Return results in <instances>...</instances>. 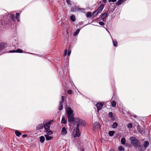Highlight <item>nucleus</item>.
Segmentation results:
<instances>
[{
    "label": "nucleus",
    "instance_id": "obj_48",
    "mask_svg": "<svg viewBox=\"0 0 151 151\" xmlns=\"http://www.w3.org/2000/svg\"><path fill=\"white\" fill-rule=\"evenodd\" d=\"M70 51H69L68 53V56L70 55Z\"/></svg>",
    "mask_w": 151,
    "mask_h": 151
},
{
    "label": "nucleus",
    "instance_id": "obj_50",
    "mask_svg": "<svg viewBox=\"0 0 151 151\" xmlns=\"http://www.w3.org/2000/svg\"><path fill=\"white\" fill-rule=\"evenodd\" d=\"M109 151H114L113 149H111Z\"/></svg>",
    "mask_w": 151,
    "mask_h": 151
},
{
    "label": "nucleus",
    "instance_id": "obj_35",
    "mask_svg": "<svg viewBox=\"0 0 151 151\" xmlns=\"http://www.w3.org/2000/svg\"><path fill=\"white\" fill-rule=\"evenodd\" d=\"M109 117H110L112 119L113 117V113L112 112H109L108 114Z\"/></svg>",
    "mask_w": 151,
    "mask_h": 151
},
{
    "label": "nucleus",
    "instance_id": "obj_41",
    "mask_svg": "<svg viewBox=\"0 0 151 151\" xmlns=\"http://www.w3.org/2000/svg\"><path fill=\"white\" fill-rule=\"evenodd\" d=\"M72 91L70 90H69L68 91V93L69 94H71L72 93Z\"/></svg>",
    "mask_w": 151,
    "mask_h": 151
},
{
    "label": "nucleus",
    "instance_id": "obj_49",
    "mask_svg": "<svg viewBox=\"0 0 151 151\" xmlns=\"http://www.w3.org/2000/svg\"><path fill=\"white\" fill-rule=\"evenodd\" d=\"M133 117L134 118H137V116L135 115H134Z\"/></svg>",
    "mask_w": 151,
    "mask_h": 151
},
{
    "label": "nucleus",
    "instance_id": "obj_26",
    "mask_svg": "<svg viewBox=\"0 0 151 151\" xmlns=\"http://www.w3.org/2000/svg\"><path fill=\"white\" fill-rule=\"evenodd\" d=\"M92 13L90 12H87L86 14V17L88 18L91 17L92 16Z\"/></svg>",
    "mask_w": 151,
    "mask_h": 151
},
{
    "label": "nucleus",
    "instance_id": "obj_52",
    "mask_svg": "<svg viewBox=\"0 0 151 151\" xmlns=\"http://www.w3.org/2000/svg\"><path fill=\"white\" fill-rule=\"evenodd\" d=\"M82 151H84V149H83L82 150Z\"/></svg>",
    "mask_w": 151,
    "mask_h": 151
},
{
    "label": "nucleus",
    "instance_id": "obj_22",
    "mask_svg": "<svg viewBox=\"0 0 151 151\" xmlns=\"http://www.w3.org/2000/svg\"><path fill=\"white\" fill-rule=\"evenodd\" d=\"M13 52H19V53H22L23 52V51L22 50H21V49H18V50H13Z\"/></svg>",
    "mask_w": 151,
    "mask_h": 151
},
{
    "label": "nucleus",
    "instance_id": "obj_43",
    "mask_svg": "<svg viewBox=\"0 0 151 151\" xmlns=\"http://www.w3.org/2000/svg\"><path fill=\"white\" fill-rule=\"evenodd\" d=\"M101 20L103 22H106V19L105 18H101Z\"/></svg>",
    "mask_w": 151,
    "mask_h": 151
},
{
    "label": "nucleus",
    "instance_id": "obj_14",
    "mask_svg": "<svg viewBox=\"0 0 151 151\" xmlns=\"http://www.w3.org/2000/svg\"><path fill=\"white\" fill-rule=\"evenodd\" d=\"M61 131L62 134L63 135H66L67 133V130L64 127L62 128Z\"/></svg>",
    "mask_w": 151,
    "mask_h": 151
},
{
    "label": "nucleus",
    "instance_id": "obj_38",
    "mask_svg": "<svg viewBox=\"0 0 151 151\" xmlns=\"http://www.w3.org/2000/svg\"><path fill=\"white\" fill-rule=\"evenodd\" d=\"M99 23L101 26H103L104 24V23L101 21L99 22Z\"/></svg>",
    "mask_w": 151,
    "mask_h": 151
},
{
    "label": "nucleus",
    "instance_id": "obj_33",
    "mask_svg": "<svg viewBox=\"0 0 151 151\" xmlns=\"http://www.w3.org/2000/svg\"><path fill=\"white\" fill-rule=\"evenodd\" d=\"M79 31L80 29H78L74 33L73 35L74 36H76L78 34L79 32Z\"/></svg>",
    "mask_w": 151,
    "mask_h": 151
},
{
    "label": "nucleus",
    "instance_id": "obj_12",
    "mask_svg": "<svg viewBox=\"0 0 151 151\" xmlns=\"http://www.w3.org/2000/svg\"><path fill=\"white\" fill-rule=\"evenodd\" d=\"M104 7V5L102 4L98 7V8L97 9L101 13L103 10Z\"/></svg>",
    "mask_w": 151,
    "mask_h": 151
},
{
    "label": "nucleus",
    "instance_id": "obj_42",
    "mask_svg": "<svg viewBox=\"0 0 151 151\" xmlns=\"http://www.w3.org/2000/svg\"><path fill=\"white\" fill-rule=\"evenodd\" d=\"M68 4L69 5H71V4L70 0H66Z\"/></svg>",
    "mask_w": 151,
    "mask_h": 151
},
{
    "label": "nucleus",
    "instance_id": "obj_29",
    "mask_svg": "<svg viewBox=\"0 0 151 151\" xmlns=\"http://www.w3.org/2000/svg\"><path fill=\"white\" fill-rule=\"evenodd\" d=\"M127 127L128 128L131 129L132 127V124L131 123H129L127 124Z\"/></svg>",
    "mask_w": 151,
    "mask_h": 151
},
{
    "label": "nucleus",
    "instance_id": "obj_2",
    "mask_svg": "<svg viewBox=\"0 0 151 151\" xmlns=\"http://www.w3.org/2000/svg\"><path fill=\"white\" fill-rule=\"evenodd\" d=\"M82 123V121L81 120L79 119H78V122L77 124V127H76V134L74 135V137H79L80 135V134L79 132V125L81 124Z\"/></svg>",
    "mask_w": 151,
    "mask_h": 151
},
{
    "label": "nucleus",
    "instance_id": "obj_27",
    "mask_svg": "<svg viewBox=\"0 0 151 151\" xmlns=\"http://www.w3.org/2000/svg\"><path fill=\"white\" fill-rule=\"evenodd\" d=\"M46 132L47 134L48 135H51L52 134V132L51 130L50 129L49 130H47L46 131Z\"/></svg>",
    "mask_w": 151,
    "mask_h": 151
},
{
    "label": "nucleus",
    "instance_id": "obj_55",
    "mask_svg": "<svg viewBox=\"0 0 151 151\" xmlns=\"http://www.w3.org/2000/svg\"><path fill=\"white\" fill-rule=\"evenodd\" d=\"M45 123V122H43V124H44Z\"/></svg>",
    "mask_w": 151,
    "mask_h": 151
},
{
    "label": "nucleus",
    "instance_id": "obj_34",
    "mask_svg": "<svg viewBox=\"0 0 151 151\" xmlns=\"http://www.w3.org/2000/svg\"><path fill=\"white\" fill-rule=\"evenodd\" d=\"M111 105L113 107H115L116 106V103L114 101H113L111 103Z\"/></svg>",
    "mask_w": 151,
    "mask_h": 151
},
{
    "label": "nucleus",
    "instance_id": "obj_1",
    "mask_svg": "<svg viewBox=\"0 0 151 151\" xmlns=\"http://www.w3.org/2000/svg\"><path fill=\"white\" fill-rule=\"evenodd\" d=\"M129 139L131 145L134 147H137L140 144L139 140L135 137H130Z\"/></svg>",
    "mask_w": 151,
    "mask_h": 151
},
{
    "label": "nucleus",
    "instance_id": "obj_11",
    "mask_svg": "<svg viewBox=\"0 0 151 151\" xmlns=\"http://www.w3.org/2000/svg\"><path fill=\"white\" fill-rule=\"evenodd\" d=\"M108 16V12L106 11L104 13H102L101 14V17L106 18Z\"/></svg>",
    "mask_w": 151,
    "mask_h": 151
},
{
    "label": "nucleus",
    "instance_id": "obj_17",
    "mask_svg": "<svg viewBox=\"0 0 151 151\" xmlns=\"http://www.w3.org/2000/svg\"><path fill=\"white\" fill-rule=\"evenodd\" d=\"M45 136L46 138V139L47 140H49L52 139L53 137H52L49 136L48 134H45Z\"/></svg>",
    "mask_w": 151,
    "mask_h": 151
},
{
    "label": "nucleus",
    "instance_id": "obj_28",
    "mask_svg": "<svg viewBox=\"0 0 151 151\" xmlns=\"http://www.w3.org/2000/svg\"><path fill=\"white\" fill-rule=\"evenodd\" d=\"M118 126V124L116 122H114L112 125V127L114 128H115L117 127Z\"/></svg>",
    "mask_w": 151,
    "mask_h": 151
},
{
    "label": "nucleus",
    "instance_id": "obj_18",
    "mask_svg": "<svg viewBox=\"0 0 151 151\" xmlns=\"http://www.w3.org/2000/svg\"><path fill=\"white\" fill-rule=\"evenodd\" d=\"M63 109V106L62 101L59 102V106L58 109L60 111L61 110Z\"/></svg>",
    "mask_w": 151,
    "mask_h": 151
},
{
    "label": "nucleus",
    "instance_id": "obj_24",
    "mask_svg": "<svg viewBox=\"0 0 151 151\" xmlns=\"http://www.w3.org/2000/svg\"><path fill=\"white\" fill-rule=\"evenodd\" d=\"M78 8L77 7L75 6L73 8H71V11L72 12H74L77 11Z\"/></svg>",
    "mask_w": 151,
    "mask_h": 151
},
{
    "label": "nucleus",
    "instance_id": "obj_9",
    "mask_svg": "<svg viewBox=\"0 0 151 151\" xmlns=\"http://www.w3.org/2000/svg\"><path fill=\"white\" fill-rule=\"evenodd\" d=\"M127 0H118L116 3V5L119 6L122 4H123L124 2H125Z\"/></svg>",
    "mask_w": 151,
    "mask_h": 151
},
{
    "label": "nucleus",
    "instance_id": "obj_36",
    "mask_svg": "<svg viewBox=\"0 0 151 151\" xmlns=\"http://www.w3.org/2000/svg\"><path fill=\"white\" fill-rule=\"evenodd\" d=\"M19 13H17L16 14V17L18 21H19Z\"/></svg>",
    "mask_w": 151,
    "mask_h": 151
},
{
    "label": "nucleus",
    "instance_id": "obj_19",
    "mask_svg": "<svg viewBox=\"0 0 151 151\" xmlns=\"http://www.w3.org/2000/svg\"><path fill=\"white\" fill-rule=\"evenodd\" d=\"M126 142L125 138L124 137L122 138L121 140V144L123 145H124L125 144Z\"/></svg>",
    "mask_w": 151,
    "mask_h": 151
},
{
    "label": "nucleus",
    "instance_id": "obj_15",
    "mask_svg": "<svg viewBox=\"0 0 151 151\" xmlns=\"http://www.w3.org/2000/svg\"><path fill=\"white\" fill-rule=\"evenodd\" d=\"M100 13L99 12V11H98L97 9H96L93 12L92 16L93 17H95L97 15L99 14Z\"/></svg>",
    "mask_w": 151,
    "mask_h": 151
},
{
    "label": "nucleus",
    "instance_id": "obj_32",
    "mask_svg": "<svg viewBox=\"0 0 151 151\" xmlns=\"http://www.w3.org/2000/svg\"><path fill=\"white\" fill-rule=\"evenodd\" d=\"M70 19L73 22L75 21L76 20V18L75 16L74 15L71 16L70 17Z\"/></svg>",
    "mask_w": 151,
    "mask_h": 151
},
{
    "label": "nucleus",
    "instance_id": "obj_39",
    "mask_svg": "<svg viewBox=\"0 0 151 151\" xmlns=\"http://www.w3.org/2000/svg\"><path fill=\"white\" fill-rule=\"evenodd\" d=\"M84 9L78 8L77 11L83 12Z\"/></svg>",
    "mask_w": 151,
    "mask_h": 151
},
{
    "label": "nucleus",
    "instance_id": "obj_3",
    "mask_svg": "<svg viewBox=\"0 0 151 151\" xmlns=\"http://www.w3.org/2000/svg\"><path fill=\"white\" fill-rule=\"evenodd\" d=\"M101 128L100 124L98 122H95L93 124V129L95 131H98Z\"/></svg>",
    "mask_w": 151,
    "mask_h": 151
},
{
    "label": "nucleus",
    "instance_id": "obj_13",
    "mask_svg": "<svg viewBox=\"0 0 151 151\" xmlns=\"http://www.w3.org/2000/svg\"><path fill=\"white\" fill-rule=\"evenodd\" d=\"M44 127V124H40L37 125L36 127L37 130H39L42 129Z\"/></svg>",
    "mask_w": 151,
    "mask_h": 151
},
{
    "label": "nucleus",
    "instance_id": "obj_40",
    "mask_svg": "<svg viewBox=\"0 0 151 151\" xmlns=\"http://www.w3.org/2000/svg\"><path fill=\"white\" fill-rule=\"evenodd\" d=\"M67 50H65L64 52V54L63 55V56H66V55H67Z\"/></svg>",
    "mask_w": 151,
    "mask_h": 151
},
{
    "label": "nucleus",
    "instance_id": "obj_25",
    "mask_svg": "<svg viewBox=\"0 0 151 151\" xmlns=\"http://www.w3.org/2000/svg\"><path fill=\"white\" fill-rule=\"evenodd\" d=\"M67 121L65 120L64 116L62 117L61 120V123L62 124H65L66 123Z\"/></svg>",
    "mask_w": 151,
    "mask_h": 151
},
{
    "label": "nucleus",
    "instance_id": "obj_8",
    "mask_svg": "<svg viewBox=\"0 0 151 151\" xmlns=\"http://www.w3.org/2000/svg\"><path fill=\"white\" fill-rule=\"evenodd\" d=\"M137 129L139 133L141 134H142L143 133V128L140 126L138 125L137 126Z\"/></svg>",
    "mask_w": 151,
    "mask_h": 151
},
{
    "label": "nucleus",
    "instance_id": "obj_31",
    "mask_svg": "<svg viewBox=\"0 0 151 151\" xmlns=\"http://www.w3.org/2000/svg\"><path fill=\"white\" fill-rule=\"evenodd\" d=\"M118 150L119 151H124V149L122 146H119L118 147Z\"/></svg>",
    "mask_w": 151,
    "mask_h": 151
},
{
    "label": "nucleus",
    "instance_id": "obj_20",
    "mask_svg": "<svg viewBox=\"0 0 151 151\" xmlns=\"http://www.w3.org/2000/svg\"><path fill=\"white\" fill-rule=\"evenodd\" d=\"M112 42L113 44V45L115 47H117V42L116 40H112Z\"/></svg>",
    "mask_w": 151,
    "mask_h": 151
},
{
    "label": "nucleus",
    "instance_id": "obj_6",
    "mask_svg": "<svg viewBox=\"0 0 151 151\" xmlns=\"http://www.w3.org/2000/svg\"><path fill=\"white\" fill-rule=\"evenodd\" d=\"M67 117L68 121L69 122H73L74 121V115H68Z\"/></svg>",
    "mask_w": 151,
    "mask_h": 151
},
{
    "label": "nucleus",
    "instance_id": "obj_10",
    "mask_svg": "<svg viewBox=\"0 0 151 151\" xmlns=\"http://www.w3.org/2000/svg\"><path fill=\"white\" fill-rule=\"evenodd\" d=\"M137 147L139 151H144L146 150L143 145H139Z\"/></svg>",
    "mask_w": 151,
    "mask_h": 151
},
{
    "label": "nucleus",
    "instance_id": "obj_51",
    "mask_svg": "<svg viewBox=\"0 0 151 151\" xmlns=\"http://www.w3.org/2000/svg\"><path fill=\"white\" fill-rule=\"evenodd\" d=\"M102 1L104 2H105L106 1V0H102Z\"/></svg>",
    "mask_w": 151,
    "mask_h": 151
},
{
    "label": "nucleus",
    "instance_id": "obj_16",
    "mask_svg": "<svg viewBox=\"0 0 151 151\" xmlns=\"http://www.w3.org/2000/svg\"><path fill=\"white\" fill-rule=\"evenodd\" d=\"M149 142L147 141H145L143 144V146L146 149V148L149 146Z\"/></svg>",
    "mask_w": 151,
    "mask_h": 151
},
{
    "label": "nucleus",
    "instance_id": "obj_37",
    "mask_svg": "<svg viewBox=\"0 0 151 151\" xmlns=\"http://www.w3.org/2000/svg\"><path fill=\"white\" fill-rule=\"evenodd\" d=\"M4 46L3 45L0 44V51L4 49Z\"/></svg>",
    "mask_w": 151,
    "mask_h": 151
},
{
    "label": "nucleus",
    "instance_id": "obj_30",
    "mask_svg": "<svg viewBox=\"0 0 151 151\" xmlns=\"http://www.w3.org/2000/svg\"><path fill=\"white\" fill-rule=\"evenodd\" d=\"M114 131H110L109 132V134L110 136L111 137L114 135Z\"/></svg>",
    "mask_w": 151,
    "mask_h": 151
},
{
    "label": "nucleus",
    "instance_id": "obj_21",
    "mask_svg": "<svg viewBox=\"0 0 151 151\" xmlns=\"http://www.w3.org/2000/svg\"><path fill=\"white\" fill-rule=\"evenodd\" d=\"M45 140V137L43 136H42L40 137V142L41 143H43Z\"/></svg>",
    "mask_w": 151,
    "mask_h": 151
},
{
    "label": "nucleus",
    "instance_id": "obj_46",
    "mask_svg": "<svg viewBox=\"0 0 151 151\" xmlns=\"http://www.w3.org/2000/svg\"><path fill=\"white\" fill-rule=\"evenodd\" d=\"M11 18L13 19L15 17V16L14 14H12L11 16Z\"/></svg>",
    "mask_w": 151,
    "mask_h": 151
},
{
    "label": "nucleus",
    "instance_id": "obj_45",
    "mask_svg": "<svg viewBox=\"0 0 151 151\" xmlns=\"http://www.w3.org/2000/svg\"><path fill=\"white\" fill-rule=\"evenodd\" d=\"M61 100L63 102L64 101V97L63 96H62L61 97Z\"/></svg>",
    "mask_w": 151,
    "mask_h": 151
},
{
    "label": "nucleus",
    "instance_id": "obj_53",
    "mask_svg": "<svg viewBox=\"0 0 151 151\" xmlns=\"http://www.w3.org/2000/svg\"><path fill=\"white\" fill-rule=\"evenodd\" d=\"M53 121V120H51L50 122H51V123Z\"/></svg>",
    "mask_w": 151,
    "mask_h": 151
},
{
    "label": "nucleus",
    "instance_id": "obj_54",
    "mask_svg": "<svg viewBox=\"0 0 151 151\" xmlns=\"http://www.w3.org/2000/svg\"><path fill=\"white\" fill-rule=\"evenodd\" d=\"M12 51L10 50V52H12Z\"/></svg>",
    "mask_w": 151,
    "mask_h": 151
},
{
    "label": "nucleus",
    "instance_id": "obj_47",
    "mask_svg": "<svg viewBox=\"0 0 151 151\" xmlns=\"http://www.w3.org/2000/svg\"><path fill=\"white\" fill-rule=\"evenodd\" d=\"M27 136V134H23V135H22V137H26Z\"/></svg>",
    "mask_w": 151,
    "mask_h": 151
},
{
    "label": "nucleus",
    "instance_id": "obj_23",
    "mask_svg": "<svg viewBox=\"0 0 151 151\" xmlns=\"http://www.w3.org/2000/svg\"><path fill=\"white\" fill-rule=\"evenodd\" d=\"M15 132L16 135L17 136L20 137L22 135V133L21 132L17 130L15 131Z\"/></svg>",
    "mask_w": 151,
    "mask_h": 151
},
{
    "label": "nucleus",
    "instance_id": "obj_44",
    "mask_svg": "<svg viewBox=\"0 0 151 151\" xmlns=\"http://www.w3.org/2000/svg\"><path fill=\"white\" fill-rule=\"evenodd\" d=\"M117 1V0H109V2H115L116 1Z\"/></svg>",
    "mask_w": 151,
    "mask_h": 151
},
{
    "label": "nucleus",
    "instance_id": "obj_7",
    "mask_svg": "<svg viewBox=\"0 0 151 151\" xmlns=\"http://www.w3.org/2000/svg\"><path fill=\"white\" fill-rule=\"evenodd\" d=\"M103 106V104L101 103H97L96 105V106L97 108L98 111L100 110L102 108Z\"/></svg>",
    "mask_w": 151,
    "mask_h": 151
},
{
    "label": "nucleus",
    "instance_id": "obj_5",
    "mask_svg": "<svg viewBox=\"0 0 151 151\" xmlns=\"http://www.w3.org/2000/svg\"><path fill=\"white\" fill-rule=\"evenodd\" d=\"M50 124L51 122H49L44 125V127L46 131L49 130L50 129Z\"/></svg>",
    "mask_w": 151,
    "mask_h": 151
},
{
    "label": "nucleus",
    "instance_id": "obj_4",
    "mask_svg": "<svg viewBox=\"0 0 151 151\" xmlns=\"http://www.w3.org/2000/svg\"><path fill=\"white\" fill-rule=\"evenodd\" d=\"M73 111L72 109L70 107H68L67 108L66 113L67 116L73 115Z\"/></svg>",
    "mask_w": 151,
    "mask_h": 151
}]
</instances>
